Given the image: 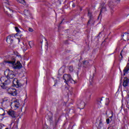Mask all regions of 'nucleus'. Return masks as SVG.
<instances>
[{
    "mask_svg": "<svg viewBox=\"0 0 129 129\" xmlns=\"http://www.w3.org/2000/svg\"><path fill=\"white\" fill-rule=\"evenodd\" d=\"M23 85H24V84H22L21 82H19L17 83V84H16V86H17V87L19 88V87H22V86H23Z\"/></svg>",
    "mask_w": 129,
    "mask_h": 129,
    "instance_id": "nucleus-20",
    "label": "nucleus"
},
{
    "mask_svg": "<svg viewBox=\"0 0 129 129\" xmlns=\"http://www.w3.org/2000/svg\"><path fill=\"white\" fill-rule=\"evenodd\" d=\"M122 39L124 41H128L129 33H125L122 35Z\"/></svg>",
    "mask_w": 129,
    "mask_h": 129,
    "instance_id": "nucleus-13",
    "label": "nucleus"
},
{
    "mask_svg": "<svg viewBox=\"0 0 129 129\" xmlns=\"http://www.w3.org/2000/svg\"><path fill=\"white\" fill-rule=\"evenodd\" d=\"M28 44H29V45L30 46V48H32V47H33V46H34V42H33V41H30Z\"/></svg>",
    "mask_w": 129,
    "mask_h": 129,
    "instance_id": "nucleus-22",
    "label": "nucleus"
},
{
    "mask_svg": "<svg viewBox=\"0 0 129 129\" xmlns=\"http://www.w3.org/2000/svg\"><path fill=\"white\" fill-rule=\"evenodd\" d=\"M9 115L13 117V118H16L17 117V114H16V112L13 110H9L8 111Z\"/></svg>",
    "mask_w": 129,
    "mask_h": 129,
    "instance_id": "nucleus-9",
    "label": "nucleus"
},
{
    "mask_svg": "<svg viewBox=\"0 0 129 129\" xmlns=\"http://www.w3.org/2000/svg\"><path fill=\"white\" fill-rule=\"evenodd\" d=\"M113 116L111 115V116L109 117V118H110V121H111V120H112V117Z\"/></svg>",
    "mask_w": 129,
    "mask_h": 129,
    "instance_id": "nucleus-34",
    "label": "nucleus"
},
{
    "mask_svg": "<svg viewBox=\"0 0 129 129\" xmlns=\"http://www.w3.org/2000/svg\"><path fill=\"white\" fill-rule=\"evenodd\" d=\"M18 3H20V4H22L24 5V4L25 3V0H17Z\"/></svg>",
    "mask_w": 129,
    "mask_h": 129,
    "instance_id": "nucleus-24",
    "label": "nucleus"
},
{
    "mask_svg": "<svg viewBox=\"0 0 129 129\" xmlns=\"http://www.w3.org/2000/svg\"><path fill=\"white\" fill-rule=\"evenodd\" d=\"M5 63H8V64H12V67L14 69H18L20 70L21 68L23 67V66L22 65V63L20 62V61H18L17 63H16V57L13 56L11 58V60H7L5 61Z\"/></svg>",
    "mask_w": 129,
    "mask_h": 129,
    "instance_id": "nucleus-1",
    "label": "nucleus"
},
{
    "mask_svg": "<svg viewBox=\"0 0 129 129\" xmlns=\"http://www.w3.org/2000/svg\"><path fill=\"white\" fill-rule=\"evenodd\" d=\"M69 70L70 72H73L74 69H73V66H70L69 67Z\"/></svg>",
    "mask_w": 129,
    "mask_h": 129,
    "instance_id": "nucleus-21",
    "label": "nucleus"
},
{
    "mask_svg": "<svg viewBox=\"0 0 129 129\" xmlns=\"http://www.w3.org/2000/svg\"><path fill=\"white\" fill-rule=\"evenodd\" d=\"M81 106H83L82 109H83V108H84V106H85V103L83 101H82L81 102Z\"/></svg>",
    "mask_w": 129,
    "mask_h": 129,
    "instance_id": "nucleus-23",
    "label": "nucleus"
},
{
    "mask_svg": "<svg viewBox=\"0 0 129 129\" xmlns=\"http://www.w3.org/2000/svg\"><path fill=\"white\" fill-rule=\"evenodd\" d=\"M6 129H9V128H6Z\"/></svg>",
    "mask_w": 129,
    "mask_h": 129,
    "instance_id": "nucleus-43",
    "label": "nucleus"
},
{
    "mask_svg": "<svg viewBox=\"0 0 129 129\" xmlns=\"http://www.w3.org/2000/svg\"><path fill=\"white\" fill-rule=\"evenodd\" d=\"M7 73L8 74L6 78H8L9 79H13V78H15V76H16V75H15V73H14V72L9 70Z\"/></svg>",
    "mask_w": 129,
    "mask_h": 129,
    "instance_id": "nucleus-6",
    "label": "nucleus"
},
{
    "mask_svg": "<svg viewBox=\"0 0 129 129\" xmlns=\"http://www.w3.org/2000/svg\"><path fill=\"white\" fill-rule=\"evenodd\" d=\"M1 81L2 82L0 85L1 87H2L3 89H7L8 86L12 84V81H11V79L7 77H2L1 78Z\"/></svg>",
    "mask_w": 129,
    "mask_h": 129,
    "instance_id": "nucleus-2",
    "label": "nucleus"
},
{
    "mask_svg": "<svg viewBox=\"0 0 129 129\" xmlns=\"http://www.w3.org/2000/svg\"><path fill=\"white\" fill-rule=\"evenodd\" d=\"M22 49L23 51H27V45H24L23 47H22Z\"/></svg>",
    "mask_w": 129,
    "mask_h": 129,
    "instance_id": "nucleus-26",
    "label": "nucleus"
},
{
    "mask_svg": "<svg viewBox=\"0 0 129 129\" xmlns=\"http://www.w3.org/2000/svg\"><path fill=\"white\" fill-rule=\"evenodd\" d=\"M28 31L29 32H33L34 31V30H33V29L31 28H29V29H28Z\"/></svg>",
    "mask_w": 129,
    "mask_h": 129,
    "instance_id": "nucleus-29",
    "label": "nucleus"
},
{
    "mask_svg": "<svg viewBox=\"0 0 129 129\" xmlns=\"http://www.w3.org/2000/svg\"><path fill=\"white\" fill-rule=\"evenodd\" d=\"M101 123H102V120L101 119H100L99 120V124H101Z\"/></svg>",
    "mask_w": 129,
    "mask_h": 129,
    "instance_id": "nucleus-33",
    "label": "nucleus"
},
{
    "mask_svg": "<svg viewBox=\"0 0 129 129\" xmlns=\"http://www.w3.org/2000/svg\"><path fill=\"white\" fill-rule=\"evenodd\" d=\"M94 74H93L92 75V76H91L90 78L89 81H90V85H92V82H93V78H94Z\"/></svg>",
    "mask_w": 129,
    "mask_h": 129,
    "instance_id": "nucleus-16",
    "label": "nucleus"
},
{
    "mask_svg": "<svg viewBox=\"0 0 129 129\" xmlns=\"http://www.w3.org/2000/svg\"><path fill=\"white\" fill-rule=\"evenodd\" d=\"M63 79L64 80V82L67 83V82H71V83H74L75 81L72 79L71 75L70 74H64L62 77Z\"/></svg>",
    "mask_w": 129,
    "mask_h": 129,
    "instance_id": "nucleus-4",
    "label": "nucleus"
},
{
    "mask_svg": "<svg viewBox=\"0 0 129 129\" xmlns=\"http://www.w3.org/2000/svg\"><path fill=\"white\" fill-rule=\"evenodd\" d=\"M102 8L101 9L100 14L99 15L98 19L101 18V13H104V12H106V7L104 6V4H102Z\"/></svg>",
    "mask_w": 129,
    "mask_h": 129,
    "instance_id": "nucleus-10",
    "label": "nucleus"
},
{
    "mask_svg": "<svg viewBox=\"0 0 129 129\" xmlns=\"http://www.w3.org/2000/svg\"><path fill=\"white\" fill-rule=\"evenodd\" d=\"M97 104L101 106V104H105L106 105H108V103H109V99L108 98H104L102 97L101 99H99L97 100Z\"/></svg>",
    "mask_w": 129,
    "mask_h": 129,
    "instance_id": "nucleus-3",
    "label": "nucleus"
},
{
    "mask_svg": "<svg viewBox=\"0 0 129 129\" xmlns=\"http://www.w3.org/2000/svg\"><path fill=\"white\" fill-rule=\"evenodd\" d=\"M123 50H121V52H120V56L122 57V51H123Z\"/></svg>",
    "mask_w": 129,
    "mask_h": 129,
    "instance_id": "nucleus-32",
    "label": "nucleus"
},
{
    "mask_svg": "<svg viewBox=\"0 0 129 129\" xmlns=\"http://www.w3.org/2000/svg\"><path fill=\"white\" fill-rule=\"evenodd\" d=\"M3 125L2 123H0V129H3Z\"/></svg>",
    "mask_w": 129,
    "mask_h": 129,
    "instance_id": "nucleus-31",
    "label": "nucleus"
},
{
    "mask_svg": "<svg viewBox=\"0 0 129 129\" xmlns=\"http://www.w3.org/2000/svg\"><path fill=\"white\" fill-rule=\"evenodd\" d=\"M7 92L11 94V95H13V96H17V90L13 88H9L7 89Z\"/></svg>",
    "mask_w": 129,
    "mask_h": 129,
    "instance_id": "nucleus-7",
    "label": "nucleus"
},
{
    "mask_svg": "<svg viewBox=\"0 0 129 129\" xmlns=\"http://www.w3.org/2000/svg\"><path fill=\"white\" fill-rule=\"evenodd\" d=\"M12 82L14 85H17L18 84V83L19 82V80H18V79H15L12 81Z\"/></svg>",
    "mask_w": 129,
    "mask_h": 129,
    "instance_id": "nucleus-19",
    "label": "nucleus"
},
{
    "mask_svg": "<svg viewBox=\"0 0 129 129\" xmlns=\"http://www.w3.org/2000/svg\"><path fill=\"white\" fill-rule=\"evenodd\" d=\"M3 2L5 3V4H7V5H10L9 0H3Z\"/></svg>",
    "mask_w": 129,
    "mask_h": 129,
    "instance_id": "nucleus-25",
    "label": "nucleus"
},
{
    "mask_svg": "<svg viewBox=\"0 0 129 129\" xmlns=\"http://www.w3.org/2000/svg\"><path fill=\"white\" fill-rule=\"evenodd\" d=\"M6 41L9 44H12L13 42H14V37L12 36H8L7 37Z\"/></svg>",
    "mask_w": 129,
    "mask_h": 129,
    "instance_id": "nucleus-11",
    "label": "nucleus"
},
{
    "mask_svg": "<svg viewBox=\"0 0 129 129\" xmlns=\"http://www.w3.org/2000/svg\"><path fill=\"white\" fill-rule=\"evenodd\" d=\"M41 44H43V41L40 42Z\"/></svg>",
    "mask_w": 129,
    "mask_h": 129,
    "instance_id": "nucleus-41",
    "label": "nucleus"
},
{
    "mask_svg": "<svg viewBox=\"0 0 129 129\" xmlns=\"http://www.w3.org/2000/svg\"><path fill=\"white\" fill-rule=\"evenodd\" d=\"M128 83H129L128 78L125 77L123 80V86L124 87H126V86H127L128 85Z\"/></svg>",
    "mask_w": 129,
    "mask_h": 129,
    "instance_id": "nucleus-12",
    "label": "nucleus"
},
{
    "mask_svg": "<svg viewBox=\"0 0 129 129\" xmlns=\"http://www.w3.org/2000/svg\"><path fill=\"white\" fill-rule=\"evenodd\" d=\"M20 107V103L16 101L11 104V107H13L14 109H18V108Z\"/></svg>",
    "mask_w": 129,
    "mask_h": 129,
    "instance_id": "nucleus-8",
    "label": "nucleus"
},
{
    "mask_svg": "<svg viewBox=\"0 0 129 129\" xmlns=\"http://www.w3.org/2000/svg\"><path fill=\"white\" fill-rule=\"evenodd\" d=\"M73 7L74 8H75V4H73Z\"/></svg>",
    "mask_w": 129,
    "mask_h": 129,
    "instance_id": "nucleus-38",
    "label": "nucleus"
},
{
    "mask_svg": "<svg viewBox=\"0 0 129 129\" xmlns=\"http://www.w3.org/2000/svg\"><path fill=\"white\" fill-rule=\"evenodd\" d=\"M88 16L90 18V20L88 22V25L90 24L91 21V18H92V13L89 11H88Z\"/></svg>",
    "mask_w": 129,
    "mask_h": 129,
    "instance_id": "nucleus-14",
    "label": "nucleus"
},
{
    "mask_svg": "<svg viewBox=\"0 0 129 129\" xmlns=\"http://www.w3.org/2000/svg\"><path fill=\"white\" fill-rule=\"evenodd\" d=\"M43 129H49L48 128V127L46 126V125H44L43 126Z\"/></svg>",
    "mask_w": 129,
    "mask_h": 129,
    "instance_id": "nucleus-30",
    "label": "nucleus"
},
{
    "mask_svg": "<svg viewBox=\"0 0 129 129\" xmlns=\"http://www.w3.org/2000/svg\"><path fill=\"white\" fill-rule=\"evenodd\" d=\"M62 22H63V21H62L61 22V23L59 24V25H61V24H62Z\"/></svg>",
    "mask_w": 129,
    "mask_h": 129,
    "instance_id": "nucleus-40",
    "label": "nucleus"
},
{
    "mask_svg": "<svg viewBox=\"0 0 129 129\" xmlns=\"http://www.w3.org/2000/svg\"><path fill=\"white\" fill-rule=\"evenodd\" d=\"M57 84V82H55L54 85V86H56V85Z\"/></svg>",
    "mask_w": 129,
    "mask_h": 129,
    "instance_id": "nucleus-39",
    "label": "nucleus"
},
{
    "mask_svg": "<svg viewBox=\"0 0 129 129\" xmlns=\"http://www.w3.org/2000/svg\"><path fill=\"white\" fill-rule=\"evenodd\" d=\"M5 115V110L3 108H0V115L4 116Z\"/></svg>",
    "mask_w": 129,
    "mask_h": 129,
    "instance_id": "nucleus-17",
    "label": "nucleus"
},
{
    "mask_svg": "<svg viewBox=\"0 0 129 129\" xmlns=\"http://www.w3.org/2000/svg\"><path fill=\"white\" fill-rule=\"evenodd\" d=\"M113 126H114V122L113 123Z\"/></svg>",
    "mask_w": 129,
    "mask_h": 129,
    "instance_id": "nucleus-42",
    "label": "nucleus"
},
{
    "mask_svg": "<svg viewBox=\"0 0 129 129\" xmlns=\"http://www.w3.org/2000/svg\"><path fill=\"white\" fill-rule=\"evenodd\" d=\"M108 129H109V128H108Z\"/></svg>",
    "mask_w": 129,
    "mask_h": 129,
    "instance_id": "nucleus-44",
    "label": "nucleus"
},
{
    "mask_svg": "<svg viewBox=\"0 0 129 129\" xmlns=\"http://www.w3.org/2000/svg\"><path fill=\"white\" fill-rule=\"evenodd\" d=\"M84 67H87L89 65V61L88 60H85L83 61Z\"/></svg>",
    "mask_w": 129,
    "mask_h": 129,
    "instance_id": "nucleus-15",
    "label": "nucleus"
},
{
    "mask_svg": "<svg viewBox=\"0 0 129 129\" xmlns=\"http://www.w3.org/2000/svg\"><path fill=\"white\" fill-rule=\"evenodd\" d=\"M115 2H116V3H119L120 2V0H114Z\"/></svg>",
    "mask_w": 129,
    "mask_h": 129,
    "instance_id": "nucleus-35",
    "label": "nucleus"
},
{
    "mask_svg": "<svg viewBox=\"0 0 129 129\" xmlns=\"http://www.w3.org/2000/svg\"><path fill=\"white\" fill-rule=\"evenodd\" d=\"M4 12L8 17H10L11 18H13V16H12L13 15V13H14V11L13 10L11 9L9 7H5L4 8Z\"/></svg>",
    "mask_w": 129,
    "mask_h": 129,
    "instance_id": "nucleus-5",
    "label": "nucleus"
},
{
    "mask_svg": "<svg viewBox=\"0 0 129 129\" xmlns=\"http://www.w3.org/2000/svg\"><path fill=\"white\" fill-rule=\"evenodd\" d=\"M24 14L25 15V16H30V12H29V11H28V10H25L24 11Z\"/></svg>",
    "mask_w": 129,
    "mask_h": 129,
    "instance_id": "nucleus-18",
    "label": "nucleus"
},
{
    "mask_svg": "<svg viewBox=\"0 0 129 129\" xmlns=\"http://www.w3.org/2000/svg\"><path fill=\"white\" fill-rule=\"evenodd\" d=\"M111 113L112 116H113V111H111Z\"/></svg>",
    "mask_w": 129,
    "mask_h": 129,
    "instance_id": "nucleus-37",
    "label": "nucleus"
},
{
    "mask_svg": "<svg viewBox=\"0 0 129 129\" xmlns=\"http://www.w3.org/2000/svg\"><path fill=\"white\" fill-rule=\"evenodd\" d=\"M15 30H16V32H17V33H20V32H21V31L20 30L19 28H18L17 27H15Z\"/></svg>",
    "mask_w": 129,
    "mask_h": 129,
    "instance_id": "nucleus-27",
    "label": "nucleus"
},
{
    "mask_svg": "<svg viewBox=\"0 0 129 129\" xmlns=\"http://www.w3.org/2000/svg\"><path fill=\"white\" fill-rule=\"evenodd\" d=\"M126 98H127V99H128V98H129V94H128L127 95V96H126Z\"/></svg>",
    "mask_w": 129,
    "mask_h": 129,
    "instance_id": "nucleus-36",
    "label": "nucleus"
},
{
    "mask_svg": "<svg viewBox=\"0 0 129 129\" xmlns=\"http://www.w3.org/2000/svg\"><path fill=\"white\" fill-rule=\"evenodd\" d=\"M106 123H107V124H109V122H110V121H110V119H109V118H107V119H106Z\"/></svg>",
    "mask_w": 129,
    "mask_h": 129,
    "instance_id": "nucleus-28",
    "label": "nucleus"
}]
</instances>
